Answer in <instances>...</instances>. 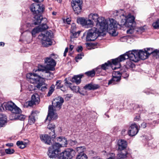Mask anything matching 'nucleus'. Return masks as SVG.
I'll list each match as a JSON object with an SVG mask.
<instances>
[{
	"instance_id": "1",
	"label": "nucleus",
	"mask_w": 159,
	"mask_h": 159,
	"mask_svg": "<svg viewBox=\"0 0 159 159\" xmlns=\"http://www.w3.org/2000/svg\"><path fill=\"white\" fill-rule=\"evenodd\" d=\"M89 19H92L96 22V27L102 30H107L112 36H116L118 33L116 31L118 23L113 19H105L102 17H99L97 13H92L89 15Z\"/></svg>"
},
{
	"instance_id": "2",
	"label": "nucleus",
	"mask_w": 159,
	"mask_h": 159,
	"mask_svg": "<svg viewBox=\"0 0 159 159\" xmlns=\"http://www.w3.org/2000/svg\"><path fill=\"white\" fill-rule=\"evenodd\" d=\"M148 57L146 51L142 50H133L127 52L123 55H121L115 60L116 62L115 64L117 65V66L115 68H120V62L126 59H129L134 61L137 62L140 58L142 60L147 59Z\"/></svg>"
},
{
	"instance_id": "3",
	"label": "nucleus",
	"mask_w": 159,
	"mask_h": 159,
	"mask_svg": "<svg viewBox=\"0 0 159 159\" xmlns=\"http://www.w3.org/2000/svg\"><path fill=\"white\" fill-rule=\"evenodd\" d=\"M64 102L63 98L60 96L54 99L52 105L49 106L48 114L46 120H48L50 121L57 119L58 116L56 111L61 109Z\"/></svg>"
},
{
	"instance_id": "4",
	"label": "nucleus",
	"mask_w": 159,
	"mask_h": 159,
	"mask_svg": "<svg viewBox=\"0 0 159 159\" xmlns=\"http://www.w3.org/2000/svg\"><path fill=\"white\" fill-rule=\"evenodd\" d=\"M34 71L36 73L32 74L29 73L27 74L26 75V78L28 80L30 83L32 84H37L36 87L38 89H39L41 88V90L42 91L44 90L45 89H47L46 84H45L43 81V79L41 76V74L40 73L41 71H38V69Z\"/></svg>"
},
{
	"instance_id": "5",
	"label": "nucleus",
	"mask_w": 159,
	"mask_h": 159,
	"mask_svg": "<svg viewBox=\"0 0 159 159\" xmlns=\"http://www.w3.org/2000/svg\"><path fill=\"white\" fill-rule=\"evenodd\" d=\"M121 19L120 21V25H124L129 29L127 30L126 32L128 34H132L134 32V17L133 16L129 15L127 16L122 14L120 16Z\"/></svg>"
},
{
	"instance_id": "6",
	"label": "nucleus",
	"mask_w": 159,
	"mask_h": 159,
	"mask_svg": "<svg viewBox=\"0 0 159 159\" xmlns=\"http://www.w3.org/2000/svg\"><path fill=\"white\" fill-rule=\"evenodd\" d=\"M30 9L34 14V24L38 25L40 24L41 21V15L44 9L43 6L36 3H33L30 7Z\"/></svg>"
},
{
	"instance_id": "7",
	"label": "nucleus",
	"mask_w": 159,
	"mask_h": 159,
	"mask_svg": "<svg viewBox=\"0 0 159 159\" xmlns=\"http://www.w3.org/2000/svg\"><path fill=\"white\" fill-rule=\"evenodd\" d=\"M58 56L56 54H52L49 57L46 58L44 60L45 62L47 64L45 67L42 66H39L38 68V71H43L45 69H47L51 71L55 70V67L56 65V62L54 59L57 58Z\"/></svg>"
},
{
	"instance_id": "8",
	"label": "nucleus",
	"mask_w": 159,
	"mask_h": 159,
	"mask_svg": "<svg viewBox=\"0 0 159 159\" xmlns=\"http://www.w3.org/2000/svg\"><path fill=\"white\" fill-rule=\"evenodd\" d=\"M106 31L102 30L97 27L90 29L87 31L86 40L87 41H94L99 36L101 35L102 33Z\"/></svg>"
},
{
	"instance_id": "9",
	"label": "nucleus",
	"mask_w": 159,
	"mask_h": 159,
	"mask_svg": "<svg viewBox=\"0 0 159 159\" xmlns=\"http://www.w3.org/2000/svg\"><path fill=\"white\" fill-rule=\"evenodd\" d=\"M8 110L12 113H18L21 112V110L12 102H5L2 104L0 102V111Z\"/></svg>"
},
{
	"instance_id": "10",
	"label": "nucleus",
	"mask_w": 159,
	"mask_h": 159,
	"mask_svg": "<svg viewBox=\"0 0 159 159\" xmlns=\"http://www.w3.org/2000/svg\"><path fill=\"white\" fill-rule=\"evenodd\" d=\"M52 33L49 32L41 33L39 36L43 47H48L52 44L51 41Z\"/></svg>"
},
{
	"instance_id": "11",
	"label": "nucleus",
	"mask_w": 159,
	"mask_h": 159,
	"mask_svg": "<svg viewBox=\"0 0 159 159\" xmlns=\"http://www.w3.org/2000/svg\"><path fill=\"white\" fill-rule=\"evenodd\" d=\"M75 151L73 149L68 148L58 155V159H70L75 155Z\"/></svg>"
},
{
	"instance_id": "12",
	"label": "nucleus",
	"mask_w": 159,
	"mask_h": 159,
	"mask_svg": "<svg viewBox=\"0 0 159 159\" xmlns=\"http://www.w3.org/2000/svg\"><path fill=\"white\" fill-rule=\"evenodd\" d=\"M115 59H112V63H111L110 61H108L107 62L102 64L101 68L98 67L97 68L96 71L99 72L101 71L102 69L105 70L107 69H109V68H111L112 70H115L116 69L119 68H115V67L117 66V65L114 64V62H116L114 61Z\"/></svg>"
},
{
	"instance_id": "13",
	"label": "nucleus",
	"mask_w": 159,
	"mask_h": 159,
	"mask_svg": "<svg viewBox=\"0 0 159 159\" xmlns=\"http://www.w3.org/2000/svg\"><path fill=\"white\" fill-rule=\"evenodd\" d=\"M121 75V74L119 71H114L112 73V78L109 81L108 84H116L120 80Z\"/></svg>"
},
{
	"instance_id": "14",
	"label": "nucleus",
	"mask_w": 159,
	"mask_h": 159,
	"mask_svg": "<svg viewBox=\"0 0 159 159\" xmlns=\"http://www.w3.org/2000/svg\"><path fill=\"white\" fill-rule=\"evenodd\" d=\"M139 131L138 126L136 124H132L129 128L128 134L129 136H134Z\"/></svg>"
},
{
	"instance_id": "15",
	"label": "nucleus",
	"mask_w": 159,
	"mask_h": 159,
	"mask_svg": "<svg viewBox=\"0 0 159 159\" xmlns=\"http://www.w3.org/2000/svg\"><path fill=\"white\" fill-rule=\"evenodd\" d=\"M40 138L41 141L44 142L45 143L48 145L52 144V142L51 140V136L49 134V135L47 134L41 135L40 136Z\"/></svg>"
},
{
	"instance_id": "16",
	"label": "nucleus",
	"mask_w": 159,
	"mask_h": 159,
	"mask_svg": "<svg viewBox=\"0 0 159 159\" xmlns=\"http://www.w3.org/2000/svg\"><path fill=\"white\" fill-rule=\"evenodd\" d=\"M118 149L120 151L124 149L127 146L126 142L122 139L119 140L118 142Z\"/></svg>"
},
{
	"instance_id": "17",
	"label": "nucleus",
	"mask_w": 159,
	"mask_h": 159,
	"mask_svg": "<svg viewBox=\"0 0 159 159\" xmlns=\"http://www.w3.org/2000/svg\"><path fill=\"white\" fill-rule=\"evenodd\" d=\"M50 70H48L47 69H45V71H42L43 74H44V75H43V74L42 75H41L42 77H45V78L49 79L52 78L53 77V75L52 73L49 71Z\"/></svg>"
},
{
	"instance_id": "18",
	"label": "nucleus",
	"mask_w": 159,
	"mask_h": 159,
	"mask_svg": "<svg viewBox=\"0 0 159 159\" xmlns=\"http://www.w3.org/2000/svg\"><path fill=\"white\" fill-rule=\"evenodd\" d=\"M99 86L93 83H90L86 84L84 87L86 90H95L98 88Z\"/></svg>"
},
{
	"instance_id": "19",
	"label": "nucleus",
	"mask_w": 159,
	"mask_h": 159,
	"mask_svg": "<svg viewBox=\"0 0 159 159\" xmlns=\"http://www.w3.org/2000/svg\"><path fill=\"white\" fill-rule=\"evenodd\" d=\"M83 76L82 74H80L74 76L72 78L71 81L73 83H75L78 84L81 82V79Z\"/></svg>"
},
{
	"instance_id": "20",
	"label": "nucleus",
	"mask_w": 159,
	"mask_h": 159,
	"mask_svg": "<svg viewBox=\"0 0 159 159\" xmlns=\"http://www.w3.org/2000/svg\"><path fill=\"white\" fill-rule=\"evenodd\" d=\"M57 141L59 142V144L61 147H66L67 144V140L66 138L62 137H59L57 138Z\"/></svg>"
},
{
	"instance_id": "21",
	"label": "nucleus",
	"mask_w": 159,
	"mask_h": 159,
	"mask_svg": "<svg viewBox=\"0 0 159 159\" xmlns=\"http://www.w3.org/2000/svg\"><path fill=\"white\" fill-rule=\"evenodd\" d=\"M38 113V111H32L31 115L29 116V122L30 125L34 123L35 121V118L34 116L35 114Z\"/></svg>"
},
{
	"instance_id": "22",
	"label": "nucleus",
	"mask_w": 159,
	"mask_h": 159,
	"mask_svg": "<svg viewBox=\"0 0 159 159\" xmlns=\"http://www.w3.org/2000/svg\"><path fill=\"white\" fill-rule=\"evenodd\" d=\"M21 112H21H20V113L17 114L12 113H13V114L11 116H14L15 114V116H14V118L11 119V120L18 119L21 120H24L25 118V116L22 115H20V114Z\"/></svg>"
},
{
	"instance_id": "23",
	"label": "nucleus",
	"mask_w": 159,
	"mask_h": 159,
	"mask_svg": "<svg viewBox=\"0 0 159 159\" xmlns=\"http://www.w3.org/2000/svg\"><path fill=\"white\" fill-rule=\"evenodd\" d=\"M61 147L59 143H54L52 144L51 149L53 150L54 151H55L57 153L60 151V148Z\"/></svg>"
},
{
	"instance_id": "24",
	"label": "nucleus",
	"mask_w": 159,
	"mask_h": 159,
	"mask_svg": "<svg viewBox=\"0 0 159 159\" xmlns=\"http://www.w3.org/2000/svg\"><path fill=\"white\" fill-rule=\"evenodd\" d=\"M55 127V125L54 124H49L48 125V128L49 129L51 130L52 131L51 132H50L49 133L50 135L51 136H52V138H54L55 137V130H54V128Z\"/></svg>"
},
{
	"instance_id": "25",
	"label": "nucleus",
	"mask_w": 159,
	"mask_h": 159,
	"mask_svg": "<svg viewBox=\"0 0 159 159\" xmlns=\"http://www.w3.org/2000/svg\"><path fill=\"white\" fill-rule=\"evenodd\" d=\"M7 119L6 115L0 114V128L4 125L6 122Z\"/></svg>"
},
{
	"instance_id": "26",
	"label": "nucleus",
	"mask_w": 159,
	"mask_h": 159,
	"mask_svg": "<svg viewBox=\"0 0 159 159\" xmlns=\"http://www.w3.org/2000/svg\"><path fill=\"white\" fill-rule=\"evenodd\" d=\"M57 154L58 153H57L56 152L51 149V148H49L48 150V155L50 158H55Z\"/></svg>"
},
{
	"instance_id": "27",
	"label": "nucleus",
	"mask_w": 159,
	"mask_h": 159,
	"mask_svg": "<svg viewBox=\"0 0 159 159\" xmlns=\"http://www.w3.org/2000/svg\"><path fill=\"white\" fill-rule=\"evenodd\" d=\"M32 101L34 102L35 104H38L39 101V95L37 93H35L33 94L31 96Z\"/></svg>"
},
{
	"instance_id": "28",
	"label": "nucleus",
	"mask_w": 159,
	"mask_h": 159,
	"mask_svg": "<svg viewBox=\"0 0 159 159\" xmlns=\"http://www.w3.org/2000/svg\"><path fill=\"white\" fill-rule=\"evenodd\" d=\"M135 67L134 64L133 63L130 61H127L125 65V67L127 69H130L133 70V68Z\"/></svg>"
},
{
	"instance_id": "29",
	"label": "nucleus",
	"mask_w": 159,
	"mask_h": 159,
	"mask_svg": "<svg viewBox=\"0 0 159 159\" xmlns=\"http://www.w3.org/2000/svg\"><path fill=\"white\" fill-rule=\"evenodd\" d=\"M86 19L83 17H80L77 18V22L78 23L80 24L83 26H85Z\"/></svg>"
},
{
	"instance_id": "30",
	"label": "nucleus",
	"mask_w": 159,
	"mask_h": 159,
	"mask_svg": "<svg viewBox=\"0 0 159 159\" xmlns=\"http://www.w3.org/2000/svg\"><path fill=\"white\" fill-rule=\"evenodd\" d=\"M144 50L146 51L148 56L151 54H152L154 56H155V50H153V49L152 48H146V50L145 49Z\"/></svg>"
},
{
	"instance_id": "31",
	"label": "nucleus",
	"mask_w": 159,
	"mask_h": 159,
	"mask_svg": "<svg viewBox=\"0 0 159 159\" xmlns=\"http://www.w3.org/2000/svg\"><path fill=\"white\" fill-rule=\"evenodd\" d=\"M93 22L90 19H86L85 22V27L88 28L89 27H92L93 26Z\"/></svg>"
},
{
	"instance_id": "32",
	"label": "nucleus",
	"mask_w": 159,
	"mask_h": 159,
	"mask_svg": "<svg viewBox=\"0 0 159 159\" xmlns=\"http://www.w3.org/2000/svg\"><path fill=\"white\" fill-rule=\"evenodd\" d=\"M80 32V31H79L77 32H76L75 31V32H72V33H71L72 34V35L70 36L71 40H72L73 38H77L79 36Z\"/></svg>"
},
{
	"instance_id": "33",
	"label": "nucleus",
	"mask_w": 159,
	"mask_h": 159,
	"mask_svg": "<svg viewBox=\"0 0 159 159\" xmlns=\"http://www.w3.org/2000/svg\"><path fill=\"white\" fill-rule=\"evenodd\" d=\"M16 145L21 149H23L26 146V143L22 141H18L16 143Z\"/></svg>"
},
{
	"instance_id": "34",
	"label": "nucleus",
	"mask_w": 159,
	"mask_h": 159,
	"mask_svg": "<svg viewBox=\"0 0 159 159\" xmlns=\"http://www.w3.org/2000/svg\"><path fill=\"white\" fill-rule=\"evenodd\" d=\"M85 74L89 77H93L95 75V71L94 69H93L91 70L86 72Z\"/></svg>"
},
{
	"instance_id": "35",
	"label": "nucleus",
	"mask_w": 159,
	"mask_h": 159,
	"mask_svg": "<svg viewBox=\"0 0 159 159\" xmlns=\"http://www.w3.org/2000/svg\"><path fill=\"white\" fill-rule=\"evenodd\" d=\"M76 159H88V157L84 153H81L77 156Z\"/></svg>"
},
{
	"instance_id": "36",
	"label": "nucleus",
	"mask_w": 159,
	"mask_h": 159,
	"mask_svg": "<svg viewBox=\"0 0 159 159\" xmlns=\"http://www.w3.org/2000/svg\"><path fill=\"white\" fill-rule=\"evenodd\" d=\"M41 32L39 28V27H37L34 28L32 31V34L33 36H35V35L36 33Z\"/></svg>"
},
{
	"instance_id": "37",
	"label": "nucleus",
	"mask_w": 159,
	"mask_h": 159,
	"mask_svg": "<svg viewBox=\"0 0 159 159\" xmlns=\"http://www.w3.org/2000/svg\"><path fill=\"white\" fill-rule=\"evenodd\" d=\"M76 151L78 152L79 154L83 153L85 149L84 147L81 146L77 147L76 148Z\"/></svg>"
},
{
	"instance_id": "38",
	"label": "nucleus",
	"mask_w": 159,
	"mask_h": 159,
	"mask_svg": "<svg viewBox=\"0 0 159 159\" xmlns=\"http://www.w3.org/2000/svg\"><path fill=\"white\" fill-rule=\"evenodd\" d=\"M55 87V85L52 84L51 85L50 87V88L49 90L47 96H50L52 93L54 91V88Z\"/></svg>"
},
{
	"instance_id": "39",
	"label": "nucleus",
	"mask_w": 159,
	"mask_h": 159,
	"mask_svg": "<svg viewBox=\"0 0 159 159\" xmlns=\"http://www.w3.org/2000/svg\"><path fill=\"white\" fill-rule=\"evenodd\" d=\"M39 28L40 30V31H43L45 30L48 28V27L46 24L43 23L41 25L39 26Z\"/></svg>"
},
{
	"instance_id": "40",
	"label": "nucleus",
	"mask_w": 159,
	"mask_h": 159,
	"mask_svg": "<svg viewBox=\"0 0 159 159\" xmlns=\"http://www.w3.org/2000/svg\"><path fill=\"white\" fill-rule=\"evenodd\" d=\"M70 89L75 93H78L79 91V87L78 86H73L72 87H70Z\"/></svg>"
},
{
	"instance_id": "41",
	"label": "nucleus",
	"mask_w": 159,
	"mask_h": 159,
	"mask_svg": "<svg viewBox=\"0 0 159 159\" xmlns=\"http://www.w3.org/2000/svg\"><path fill=\"white\" fill-rule=\"evenodd\" d=\"M152 26L155 29H159V19L154 22L152 24Z\"/></svg>"
},
{
	"instance_id": "42",
	"label": "nucleus",
	"mask_w": 159,
	"mask_h": 159,
	"mask_svg": "<svg viewBox=\"0 0 159 159\" xmlns=\"http://www.w3.org/2000/svg\"><path fill=\"white\" fill-rule=\"evenodd\" d=\"M5 152L9 154H13L15 152V151L13 149L8 148L5 150Z\"/></svg>"
},
{
	"instance_id": "43",
	"label": "nucleus",
	"mask_w": 159,
	"mask_h": 159,
	"mask_svg": "<svg viewBox=\"0 0 159 159\" xmlns=\"http://www.w3.org/2000/svg\"><path fill=\"white\" fill-rule=\"evenodd\" d=\"M127 153L126 152L125 153H123L122 152H120L118 153V155L120 158H125L127 157Z\"/></svg>"
},
{
	"instance_id": "44",
	"label": "nucleus",
	"mask_w": 159,
	"mask_h": 159,
	"mask_svg": "<svg viewBox=\"0 0 159 159\" xmlns=\"http://www.w3.org/2000/svg\"><path fill=\"white\" fill-rule=\"evenodd\" d=\"M73 10L75 13L78 14L81 11L82 6L76 7L75 9H73Z\"/></svg>"
},
{
	"instance_id": "45",
	"label": "nucleus",
	"mask_w": 159,
	"mask_h": 159,
	"mask_svg": "<svg viewBox=\"0 0 159 159\" xmlns=\"http://www.w3.org/2000/svg\"><path fill=\"white\" fill-rule=\"evenodd\" d=\"M146 29V28L145 26L143 27H140L138 29L137 31L140 33H142L144 32L145 31Z\"/></svg>"
},
{
	"instance_id": "46",
	"label": "nucleus",
	"mask_w": 159,
	"mask_h": 159,
	"mask_svg": "<svg viewBox=\"0 0 159 159\" xmlns=\"http://www.w3.org/2000/svg\"><path fill=\"white\" fill-rule=\"evenodd\" d=\"M68 142L69 144L71 146L75 145L77 143V142L76 140H69Z\"/></svg>"
},
{
	"instance_id": "47",
	"label": "nucleus",
	"mask_w": 159,
	"mask_h": 159,
	"mask_svg": "<svg viewBox=\"0 0 159 159\" xmlns=\"http://www.w3.org/2000/svg\"><path fill=\"white\" fill-rule=\"evenodd\" d=\"M76 30V25L75 23H72L71 25V28L70 29V32H75Z\"/></svg>"
},
{
	"instance_id": "48",
	"label": "nucleus",
	"mask_w": 159,
	"mask_h": 159,
	"mask_svg": "<svg viewBox=\"0 0 159 159\" xmlns=\"http://www.w3.org/2000/svg\"><path fill=\"white\" fill-rule=\"evenodd\" d=\"M61 80H57L56 82V86L57 89H59L62 88V85L61 84Z\"/></svg>"
},
{
	"instance_id": "49",
	"label": "nucleus",
	"mask_w": 159,
	"mask_h": 159,
	"mask_svg": "<svg viewBox=\"0 0 159 159\" xmlns=\"http://www.w3.org/2000/svg\"><path fill=\"white\" fill-rule=\"evenodd\" d=\"M75 3L76 2H72V6L73 9H75L76 7H81V4H77V3Z\"/></svg>"
},
{
	"instance_id": "50",
	"label": "nucleus",
	"mask_w": 159,
	"mask_h": 159,
	"mask_svg": "<svg viewBox=\"0 0 159 159\" xmlns=\"http://www.w3.org/2000/svg\"><path fill=\"white\" fill-rule=\"evenodd\" d=\"M26 104H27L28 106L32 107L34 104H35V103H34V102L32 101L31 100L30 101L28 102H26Z\"/></svg>"
},
{
	"instance_id": "51",
	"label": "nucleus",
	"mask_w": 159,
	"mask_h": 159,
	"mask_svg": "<svg viewBox=\"0 0 159 159\" xmlns=\"http://www.w3.org/2000/svg\"><path fill=\"white\" fill-rule=\"evenodd\" d=\"M40 19H41V22H42L43 23V24H46V23H47L48 20H47V19L46 18H43L41 15V17L40 18ZM41 23V22H40V23Z\"/></svg>"
},
{
	"instance_id": "52",
	"label": "nucleus",
	"mask_w": 159,
	"mask_h": 159,
	"mask_svg": "<svg viewBox=\"0 0 159 159\" xmlns=\"http://www.w3.org/2000/svg\"><path fill=\"white\" fill-rule=\"evenodd\" d=\"M83 56V54L82 53L78 54V56L76 57V61L78 62V59H81L82 58V57Z\"/></svg>"
},
{
	"instance_id": "53",
	"label": "nucleus",
	"mask_w": 159,
	"mask_h": 159,
	"mask_svg": "<svg viewBox=\"0 0 159 159\" xmlns=\"http://www.w3.org/2000/svg\"><path fill=\"white\" fill-rule=\"evenodd\" d=\"M65 84L66 85L69 87L70 88V87H71V84L67 80V78H66L65 79Z\"/></svg>"
},
{
	"instance_id": "54",
	"label": "nucleus",
	"mask_w": 159,
	"mask_h": 159,
	"mask_svg": "<svg viewBox=\"0 0 159 159\" xmlns=\"http://www.w3.org/2000/svg\"><path fill=\"white\" fill-rule=\"evenodd\" d=\"M83 49L82 47L80 46L78 47L76 50L78 52H80L82 51Z\"/></svg>"
},
{
	"instance_id": "55",
	"label": "nucleus",
	"mask_w": 159,
	"mask_h": 159,
	"mask_svg": "<svg viewBox=\"0 0 159 159\" xmlns=\"http://www.w3.org/2000/svg\"><path fill=\"white\" fill-rule=\"evenodd\" d=\"M72 95L71 94H68L66 95L65 98V99L66 100H68L72 97Z\"/></svg>"
},
{
	"instance_id": "56",
	"label": "nucleus",
	"mask_w": 159,
	"mask_h": 159,
	"mask_svg": "<svg viewBox=\"0 0 159 159\" xmlns=\"http://www.w3.org/2000/svg\"><path fill=\"white\" fill-rule=\"evenodd\" d=\"M76 2L75 3H77V4H82V0H75L73 1V2Z\"/></svg>"
},
{
	"instance_id": "57",
	"label": "nucleus",
	"mask_w": 159,
	"mask_h": 159,
	"mask_svg": "<svg viewBox=\"0 0 159 159\" xmlns=\"http://www.w3.org/2000/svg\"><path fill=\"white\" fill-rule=\"evenodd\" d=\"M28 88L30 91L35 89L34 87L31 85H29Z\"/></svg>"
},
{
	"instance_id": "58",
	"label": "nucleus",
	"mask_w": 159,
	"mask_h": 159,
	"mask_svg": "<svg viewBox=\"0 0 159 159\" xmlns=\"http://www.w3.org/2000/svg\"><path fill=\"white\" fill-rule=\"evenodd\" d=\"M68 48H66L65 49V51L64 53L63 56L64 57H66V53L68 52Z\"/></svg>"
},
{
	"instance_id": "59",
	"label": "nucleus",
	"mask_w": 159,
	"mask_h": 159,
	"mask_svg": "<svg viewBox=\"0 0 159 159\" xmlns=\"http://www.w3.org/2000/svg\"><path fill=\"white\" fill-rule=\"evenodd\" d=\"M155 56H157L159 57V50L156 49L155 50Z\"/></svg>"
},
{
	"instance_id": "60",
	"label": "nucleus",
	"mask_w": 159,
	"mask_h": 159,
	"mask_svg": "<svg viewBox=\"0 0 159 159\" xmlns=\"http://www.w3.org/2000/svg\"><path fill=\"white\" fill-rule=\"evenodd\" d=\"M6 145L7 146L9 147H11L13 146V144L12 143H8L6 144Z\"/></svg>"
},
{
	"instance_id": "61",
	"label": "nucleus",
	"mask_w": 159,
	"mask_h": 159,
	"mask_svg": "<svg viewBox=\"0 0 159 159\" xmlns=\"http://www.w3.org/2000/svg\"><path fill=\"white\" fill-rule=\"evenodd\" d=\"M141 127L143 128H145L146 127V123L145 122H143L141 124Z\"/></svg>"
},
{
	"instance_id": "62",
	"label": "nucleus",
	"mask_w": 159,
	"mask_h": 159,
	"mask_svg": "<svg viewBox=\"0 0 159 159\" xmlns=\"http://www.w3.org/2000/svg\"><path fill=\"white\" fill-rule=\"evenodd\" d=\"M44 0H33L34 2H42Z\"/></svg>"
},
{
	"instance_id": "63",
	"label": "nucleus",
	"mask_w": 159,
	"mask_h": 159,
	"mask_svg": "<svg viewBox=\"0 0 159 159\" xmlns=\"http://www.w3.org/2000/svg\"><path fill=\"white\" fill-rule=\"evenodd\" d=\"M66 21L68 24H70L71 20L70 19L67 18L66 19Z\"/></svg>"
},
{
	"instance_id": "64",
	"label": "nucleus",
	"mask_w": 159,
	"mask_h": 159,
	"mask_svg": "<svg viewBox=\"0 0 159 159\" xmlns=\"http://www.w3.org/2000/svg\"><path fill=\"white\" fill-rule=\"evenodd\" d=\"M73 48H74V46L73 45H70V46L69 49H70V50L71 51L73 50Z\"/></svg>"
}]
</instances>
